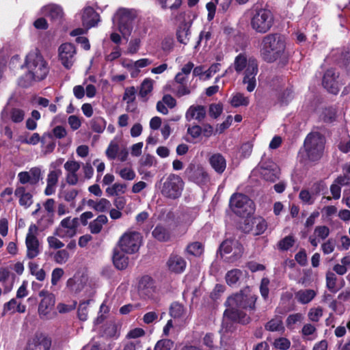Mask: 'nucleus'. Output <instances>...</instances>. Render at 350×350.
Returning <instances> with one entry per match:
<instances>
[{
	"label": "nucleus",
	"mask_w": 350,
	"mask_h": 350,
	"mask_svg": "<svg viewBox=\"0 0 350 350\" xmlns=\"http://www.w3.org/2000/svg\"><path fill=\"white\" fill-rule=\"evenodd\" d=\"M338 77V74L333 69L327 70L323 76V87L333 94H337L340 90V84L336 80Z\"/></svg>",
	"instance_id": "412c9836"
},
{
	"label": "nucleus",
	"mask_w": 350,
	"mask_h": 350,
	"mask_svg": "<svg viewBox=\"0 0 350 350\" xmlns=\"http://www.w3.org/2000/svg\"><path fill=\"white\" fill-rule=\"evenodd\" d=\"M153 88V80L150 79H146L141 84L139 95L142 97H146L150 92H152Z\"/></svg>",
	"instance_id": "8fccbe9b"
},
{
	"label": "nucleus",
	"mask_w": 350,
	"mask_h": 350,
	"mask_svg": "<svg viewBox=\"0 0 350 350\" xmlns=\"http://www.w3.org/2000/svg\"><path fill=\"white\" fill-rule=\"evenodd\" d=\"M223 111V105L221 103H213L209 105L208 113L213 118H217Z\"/></svg>",
	"instance_id": "13d9d810"
},
{
	"label": "nucleus",
	"mask_w": 350,
	"mask_h": 350,
	"mask_svg": "<svg viewBox=\"0 0 350 350\" xmlns=\"http://www.w3.org/2000/svg\"><path fill=\"white\" fill-rule=\"evenodd\" d=\"M126 185L120 183H115L111 187L107 188L106 193L109 196H116L118 193H124Z\"/></svg>",
	"instance_id": "680f3d73"
},
{
	"label": "nucleus",
	"mask_w": 350,
	"mask_h": 350,
	"mask_svg": "<svg viewBox=\"0 0 350 350\" xmlns=\"http://www.w3.org/2000/svg\"><path fill=\"white\" fill-rule=\"evenodd\" d=\"M161 183V193L164 197L174 200L181 196L185 183L180 176L170 174L163 178Z\"/></svg>",
	"instance_id": "423d86ee"
},
{
	"label": "nucleus",
	"mask_w": 350,
	"mask_h": 350,
	"mask_svg": "<svg viewBox=\"0 0 350 350\" xmlns=\"http://www.w3.org/2000/svg\"><path fill=\"white\" fill-rule=\"evenodd\" d=\"M232 211L240 217H246L254 211L253 202L245 195L234 193L230 199Z\"/></svg>",
	"instance_id": "0eeeda50"
},
{
	"label": "nucleus",
	"mask_w": 350,
	"mask_h": 350,
	"mask_svg": "<svg viewBox=\"0 0 350 350\" xmlns=\"http://www.w3.org/2000/svg\"><path fill=\"white\" fill-rule=\"evenodd\" d=\"M14 196L18 198L19 205L25 208H28L33 204V195L26 186H17L14 191Z\"/></svg>",
	"instance_id": "5701e85b"
},
{
	"label": "nucleus",
	"mask_w": 350,
	"mask_h": 350,
	"mask_svg": "<svg viewBox=\"0 0 350 350\" xmlns=\"http://www.w3.org/2000/svg\"><path fill=\"white\" fill-rule=\"evenodd\" d=\"M29 268L31 275H34L39 281H43L46 277V273L43 269L39 267V265L33 262L29 263Z\"/></svg>",
	"instance_id": "37998d69"
},
{
	"label": "nucleus",
	"mask_w": 350,
	"mask_h": 350,
	"mask_svg": "<svg viewBox=\"0 0 350 350\" xmlns=\"http://www.w3.org/2000/svg\"><path fill=\"white\" fill-rule=\"evenodd\" d=\"M38 295L42 297L38 306V313L40 316L45 317L50 314L53 309L55 297L54 294L46 290L40 291Z\"/></svg>",
	"instance_id": "dca6fc26"
},
{
	"label": "nucleus",
	"mask_w": 350,
	"mask_h": 350,
	"mask_svg": "<svg viewBox=\"0 0 350 350\" xmlns=\"http://www.w3.org/2000/svg\"><path fill=\"white\" fill-rule=\"evenodd\" d=\"M106 121L102 117H95L90 121L91 129L96 133H101L106 127Z\"/></svg>",
	"instance_id": "79ce46f5"
},
{
	"label": "nucleus",
	"mask_w": 350,
	"mask_h": 350,
	"mask_svg": "<svg viewBox=\"0 0 350 350\" xmlns=\"http://www.w3.org/2000/svg\"><path fill=\"white\" fill-rule=\"evenodd\" d=\"M208 161L212 168L219 174H221L226 168V160L220 153L212 154Z\"/></svg>",
	"instance_id": "c85d7f7f"
},
{
	"label": "nucleus",
	"mask_w": 350,
	"mask_h": 350,
	"mask_svg": "<svg viewBox=\"0 0 350 350\" xmlns=\"http://www.w3.org/2000/svg\"><path fill=\"white\" fill-rule=\"evenodd\" d=\"M118 17V29L122 36L128 40L133 30V22L137 17V12L134 10L120 8L116 12Z\"/></svg>",
	"instance_id": "1a4fd4ad"
},
{
	"label": "nucleus",
	"mask_w": 350,
	"mask_h": 350,
	"mask_svg": "<svg viewBox=\"0 0 350 350\" xmlns=\"http://www.w3.org/2000/svg\"><path fill=\"white\" fill-rule=\"evenodd\" d=\"M108 219L105 215H98L89 224V229L92 234H98L101 232L103 225L106 224Z\"/></svg>",
	"instance_id": "4c0bfd02"
},
{
	"label": "nucleus",
	"mask_w": 350,
	"mask_h": 350,
	"mask_svg": "<svg viewBox=\"0 0 350 350\" xmlns=\"http://www.w3.org/2000/svg\"><path fill=\"white\" fill-rule=\"evenodd\" d=\"M274 23V16L271 11L266 8L255 9L250 18L252 29L256 33L268 32Z\"/></svg>",
	"instance_id": "39448f33"
},
{
	"label": "nucleus",
	"mask_w": 350,
	"mask_h": 350,
	"mask_svg": "<svg viewBox=\"0 0 350 350\" xmlns=\"http://www.w3.org/2000/svg\"><path fill=\"white\" fill-rule=\"evenodd\" d=\"M63 161V159H59L51 162L49 165V172L46 178V186L44 191V194L47 196L53 195L56 191L59 179L62 174L60 166Z\"/></svg>",
	"instance_id": "6e6552de"
},
{
	"label": "nucleus",
	"mask_w": 350,
	"mask_h": 350,
	"mask_svg": "<svg viewBox=\"0 0 350 350\" xmlns=\"http://www.w3.org/2000/svg\"><path fill=\"white\" fill-rule=\"evenodd\" d=\"M291 341L284 337L276 338L273 342L274 348L280 350H287L291 347Z\"/></svg>",
	"instance_id": "864d4df0"
},
{
	"label": "nucleus",
	"mask_w": 350,
	"mask_h": 350,
	"mask_svg": "<svg viewBox=\"0 0 350 350\" xmlns=\"http://www.w3.org/2000/svg\"><path fill=\"white\" fill-rule=\"evenodd\" d=\"M295 243V237L293 235H288L278 243L277 247L280 251H287L294 245Z\"/></svg>",
	"instance_id": "c03bdc74"
},
{
	"label": "nucleus",
	"mask_w": 350,
	"mask_h": 350,
	"mask_svg": "<svg viewBox=\"0 0 350 350\" xmlns=\"http://www.w3.org/2000/svg\"><path fill=\"white\" fill-rule=\"evenodd\" d=\"M124 253L117 248L113 250V262L115 267L120 270L126 269L129 265V258Z\"/></svg>",
	"instance_id": "72a5a7b5"
},
{
	"label": "nucleus",
	"mask_w": 350,
	"mask_h": 350,
	"mask_svg": "<svg viewBox=\"0 0 350 350\" xmlns=\"http://www.w3.org/2000/svg\"><path fill=\"white\" fill-rule=\"evenodd\" d=\"M258 72V66L256 59H250L248 67L244 72L243 83L246 85V90L249 92L254 90L256 86V75Z\"/></svg>",
	"instance_id": "2eb2a0df"
},
{
	"label": "nucleus",
	"mask_w": 350,
	"mask_h": 350,
	"mask_svg": "<svg viewBox=\"0 0 350 350\" xmlns=\"http://www.w3.org/2000/svg\"><path fill=\"white\" fill-rule=\"evenodd\" d=\"M25 65L28 69L27 77L34 81L44 79L49 72L46 61L37 49L27 55Z\"/></svg>",
	"instance_id": "7ed1b4c3"
},
{
	"label": "nucleus",
	"mask_w": 350,
	"mask_h": 350,
	"mask_svg": "<svg viewBox=\"0 0 350 350\" xmlns=\"http://www.w3.org/2000/svg\"><path fill=\"white\" fill-rule=\"evenodd\" d=\"M152 64V61L148 58H142L134 62L135 71L131 72V77H135L138 73L137 68H144Z\"/></svg>",
	"instance_id": "4d7b16f0"
},
{
	"label": "nucleus",
	"mask_w": 350,
	"mask_h": 350,
	"mask_svg": "<svg viewBox=\"0 0 350 350\" xmlns=\"http://www.w3.org/2000/svg\"><path fill=\"white\" fill-rule=\"evenodd\" d=\"M299 199L305 204H312L314 202V198L312 195L306 189H303L299 194Z\"/></svg>",
	"instance_id": "338daca9"
},
{
	"label": "nucleus",
	"mask_w": 350,
	"mask_h": 350,
	"mask_svg": "<svg viewBox=\"0 0 350 350\" xmlns=\"http://www.w3.org/2000/svg\"><path fill=\"white\" fill-rule=\"evenodd\" d=\"M304 319V316L302 313L291 314L286 319V325L288 329L293 330L296 328L297 325L301 323Z\"/></svg>",
	"instance_id": "58836bf2"
},
{
	"label": "nucleus",
	"mask_w": 350,
	"mask_h": 350,
	"mask_svg": "<svg viewBox=\"0 0 350 350\" xmlns=\"http://www.w3.org/2000/svg\"><path fill=\"white\" fill-rule=\"evenodd\" d=\"M51 341L42 334H36L29 340L26 350H49Z\"/></svg>",
	"instance_id": "393cba45"
},
{
	"label": "nucleus",
	"mask_w": 350,
	"mask_h": 350,
	"mask_svg": "<svg viewBox=\"0 0 350 350\" xmlns=\"http://www.w3.org/2000/svg\"><path fill=\"white\" fill-rule=\"evenodd\" d=\"M152 235L159 242L170 241L172 237V234L170 228L163 224H157L152 230Z\"/></svg>",
	"instance_id": "bb28decb"
},
{
	"label": "nucleus",
	"mask_w": 350,
	"mask_h": 350,
	"mask_svg": "<svg viewBox=\"0 0 350 350\" xmlns=\"http://www.w3.org/2000/svg\"><path fill=\"white\" fill-rule=\"evenodd\" d=\"M170 312L173 318H180L185 314V308L183 305L174 302L171 305Z\"/></svg>",
	"instance_id": "3c124183"
},
{
	"label": "nucleus",
	"mask_w": 350,
	"mask_h": 350,
	"mask_svg": "<svg viewBox=\"0 0 350 350\" xmlns=\"http://www.w3.org/2000/svg\"><path fill=\"white\" fill-rule=\"evenodd\" d=\"M256 299V295L248 287L229 297L226 305L230 308L225 310L224 317L234 322L243 325L248 324L251 321L250 317L239 308L254 310Z\"/></svg>",
	"instance_id": "f257e3e1"
},
{
	"label": "nucleus",
	"mask_w": 350,
	"mask_h": 350,
	"mask_svg": "<svg viewBox=\"0 0 350 350\" xmlns=\"http://www.w3.org/2000/svg\"><path fill=\"white\" fill-rule=\"evenodd\" d=\"M53 215L44 213L41 217L38 220V228L41 230H45L53 224Z\"/></svg>",
	"instance_id": "09e8293b"
},
{
	"label": "nucleus",
	"mask_w": 350,
	"mask_h": 350,
	"mask_svg": "<svg viewBox=\"0 0 350 350\" xmlns=\"http://www.w3.org/2000/svg\"><path fill=\"white\" fill-rule=\"evenodd\" d=\"M242 276V271L235 269L227 272L226 275V280L228 285L232 286L236 284Z\"/></svg>",
	"instance_id": "49530a36"
},
{
	"label": "nucleus",
	"mask_w": 350,
	"mask_h": 350,
	"mask_svg": "<svg viewBox=\"0 0 350 350\" xmlns=\"http://www.w3.org/2000/svg\"><path fill=\"white\" fill-rule=\"evenodd\" d=\"M98 21L99 15L92 7L84 8L82 15V22L84 27L90 29L97 25Z\"/></svg>",
	"instance_id": "cd10ccee"
},
{
	"label": "nucleus",
	"mask_w": 350,
	"mask_h": 350,
	"mask_svg": "<svg viewBox=\"0 0 350 350\" xmlns=\"http://www.w3.org/2000/svg\"><path fill=\"white\" fill-rule=\"evenodd\" d=\"M245 232H252L254 235H260L265 232L267 228V221L262 217L247 219L242 227Z\"/></svg>",
	"instance_id": "a211bd4d"
},
{
	"label": "nucleus",
	"mask_w": 350,
	"mask_h": 350,
	"mask_svg": "<svg viewBox=\"0 0 350 350\" xmlns=\"http://www.w3.org/2000/svg\"><path fill=\"white\" fill-rule=\"evenodd\" d=\"M167 266L169 269L175 273L183 272L186 267V261L178 255H171L168 261Z\"/></svg>",
	"instance_id": "7c9ffc66"
},
{
	"label": "nucleus",
	"mask_w": 350,
	"mask_h": 350,
	"mask_svg": "<svg viewBox=\"0 0 350 350\" xmlns=\"http://www.w3.org/2000/svg\"><path fill=\"white\" fill-rule=\"evenodd\" d=\"M323 308L320 306L311 308L308 313L310 321L312 322H318L323 316Z\"/></svg>",
	"instance_id": "603ef678"
},
{
	"label": "nucleus",
	"mask_w": 350,
	"mask_h": 350,
	"mask_svg": "<svg viewBox=\"0 0 350 350\" xmlns=\"http://www.w3.org/2000/svg\"><path fill=\"white\" fill-rule=\"evenodd\" d=\"M139 295L144 299H152L156 293L154 280L148 275L143 276L138 285Z\"/></svg>",
	"instance_id": "aec40b11"
},
{
	"label": "nucleus",
	"mask_w": 350,
	"mask_h": 350,
	"mask_svg": "<svg viewBox=\"0 0 350 350\" xmlns=\"http://www.w3.org/2000/svg\"><path fill=\"white\" fill-rule=\"evenodd\" d=\"M265 329L269 332L283 333L285 327L283 324L282 317L281 316H275L265 325Z\"/></svg>",
	"instance_id": "c9c22d12"
},
{
	"label": "nucleus",
	"mask_w": 350,
	"mask_h": 350,
	"mask_svg": "<svg viewBox=\"0 0 350 350\" xmlns=\"http://www.w3.org/2000/svg\"><path fill=\"white\" fill-rule=\"evenodd\" d=\"M314 234L320 239L324 240L329 234V229L326 226H318L314 228Z\"/></svg>",
	"instance_id": "774afa93"
},
{
	"label": "nucleus",
	"mask_w": 350,
	"mask_h": 350,
	"mask_svg": "<svg viewBox=\"0 0 350 350\" xmlns=\"http://www.w3.org/2000/svg\"><path fill=\"white\" fill-rule=\"evenodd\" d=\"M135 94L136 90L133 86L127 88L125 89L123 100H125L128 104H130L134 101L135 98Z\"/></svg>",
	"instance_id": "69168bd1"
},
{
	"label": "nucleus",
	"mask_w": 350,
	"mask_h": 350,
	"mask_svg": "<svg viewBox=\"0 0 350 350\" xmlns=\"http://www.w3.org/2000/svg\"><path fill=\"white\" fill-rule=\"evenodd\" d=\"M260 174L265 180L275 182L279 178L280 169L273 161L268 163H262L260 166Z\"/></svg>",
	"instance_id": "b1692460"
},
{
	"label": "nucleus",
	"mask_w": 350,
	"mask_h": 350,
	"mask_svg": "<svg viewBox=\"0 0 350 350\" xmlns=\"http://www.w3.org/2000/svg\"><path fill=\"white\" fill-rule=\"evenodd\" d=\"M142 239V237L139 232L128 231L120 238L118 245L122 252L126 254H134L139 250Z\"/></svg>",
	"instance_id": "9d476101"
},
{
	"label": "nucleus",
	"mask_w": 350,
	"mask_h": 350,
	"mask_svg": "<svg viewBox=\"0 0 350 350\" xmlns=\"http://www.w3.org/2000/svg\"><path fill=\"white\" fill-rule=\"evenodd\" d=\"M90 300L81 302L78 308V317L81 321H85L88 319V305Z\"/></svg>",
	"instance_id": "5fc2aeb1"
},
{
	"label": "nucleus",
	"mask_w": 350,
	"mask_h": 350,
	"mask_svg": "<svg viewBox=\"0 0 350 350\" xmlns=\"http://www.w3.org/2000/svg\"><path fill=\"white\" fill-rule=\"evenodd\" d=\"M3 118H9L14 123H20L25 118V111L19 108L12 107L10 109L3 110L1 113Z\"/></svg>",
	"instance_id": "473e14b6"
},
{
	"label": "nucleus",
	"mask_w": 350,
	"mask_h": 350,
	"mask_svg": "<svg viewBox=\"0 0 350 350\" xmlns=\"http://www.w3.org/2000/svg\"><path fill=\"white\" fill-rule=\"evenodd\" d=\"M174 346V342L170 339L159 340L154 347V350H170Z\"/></svg>",
	"instance_id": "052dcab7"
},
{
	"label": "nucleus",
	"mask_w": 350,
	"mask_h": 350,
	"mask_svg": "<svg viewBox=\"0 0 350 350\" xmlns=\"http://www.w3.org/2000/svg\"><path fill=\"white\" fill-rule=\"evenodd\" d=\"M42 12L54 21H60L64 16L62 8L57 4H50L43 7Z\"/></svg>",
	"instance_id": "c756f323"
},
{
	"label": "nucleus",
	"mask_w": 350,
	"mask_h": 350,
	"mask_svg": "<svg viewBox=\"0 0 350 350\" xmlns=\"http://www.w3.org/2000/svg\"><path fill=\"white\" fill-rule=\"evenodd\" d=\"M230 103L234 107H239L240 106H247L250 103V99L245 96L243 93L237 92L231 96Z\"/></svg>",
	"instance_id": "ea45409f"
},
{
	"label": "nucleus",
	"mask_w": 350,
	"mask_h": 350,
	"mask_svg": "<svg viewBox=\"0 0 350 350\" xmlns=\"http://www.w3.org/2000/svg\"><path fill=\"white\" fill-rule=\"evenodd\" d=\"M184 174L188 180L198 185H204L209 181L208 174L203 166L198 163H189Z\"/></svg>",
	"instance_id": "9b49d317"
},
{
	"label": "nucleus",
	"mask_w": 350,
	"mask_h": 350,
	"mask_svg": "<svg viewBox=\"0 0 350 350\" xmlns=\"http://www.w3.org/2000/svg\"><path fill=\"white\" fill-rule=\"evenodd\" d=\"M59 59L66 69H70L76 58V48L74 44L66 42L60 45L58 49Z\"/></svg>",
	"instance_id": "4468645a"
},
{
	"label": "nucleus",
	"mask_w": 350,
	"mask_h": 350,
	"mask_svg": "<svg viewBox=\"0 0 350 350\" xmlns=\"http://www.w3.org/2000/svg\"><path fill=\"white\" fill-rule=\"evenodd\" d=\"M325 139L318 132L309 133L304 141V149L307 158L310 161H317L323 156Z\"/></svg>",
	"instance_id": "20e7f679"
},
{
	"label": "nucleus",
	"mask_w": 350,
	"mask_h": 350,
	"mask_svg": "<svg viewBox=\"0 0 350 350\" xmlns=\"http://www.w3.org/2000/svg\"><path fill=\"white\" fill-rule=\"evenodd\" d=\"M79 191L75 189L66 190L64 192V200L67 202H70L75 205V200L78 196Z\"/></svg>",
	"instance_id": "0e129e2a"
},
{
	"label": "nucleus",
	"mask_w": 350,
	"mask_h": 350,
	"mask_svg": "<svg viewBox=\"0 0 350 350\" xmlns=\"http://www.w3.org/2000/svg\"><path fill=\"white\" fill-rule=\"evenodd\" d=\"M64 167L66 171V181L69 185H76L81 181L77 174L81 167L79 162L75 160H68L64 163Z\"/></svg>",
	"instance_id": "6ab92c4d"
},
{
	"label": "nucleus",
	"mask_w": 350,
	"mask_h": 350,
	"mask_svg": "<svg viewBox=\"0 0 350 350\" xmlns=\"http://www.w3.org/2000/svg\"><path fill=\"white\" fill-rule=\"evenodd\" d=\"M18 179L22 185L29 183L36 185L42 179V169L40 167H33L29 171L21 172L18 174Z\"/></svg>",
	"instance_id": "f3484780"
},
{
	"label": "nucleus",
	"mask_w": 350,
	"mask_h": 350,
	"mask_svg": "<svg viewBox=\"0 0 350 350\" xmlns=\"http://www.w3.org/2000/svg\"><path fill=\"white\" fill-rule=\"evenodd\" d=\"M119 151V146L117 142L111 141L106 150L107 157L111 159H115Z\"/></svg>",
	"instance_id": "6e6d98bb"
},
{
	"label": "nucleus",
	"mask_w": 350,
	"mask_h": 350,
	"mask_svg": "<svg viewBox=\"0 0 350 350\" xmlns=\"http://www.w3.org/2000/svg\"><path fill=\"white\" fill-rule=\"evenodd\" d=\"M20 140L23 144L36 145L39 143L40 137L38 133H34L29 137H27V136H21Z\"/></svg>",
	"instance_id": "e2e57ef3"
},
{
	"label": "nucleus",
	"mask_w": 350,
	"mask_h": 350,
	"mask_svg": "<svg viewBox=\"0 0 350 350\" xmlns=\"http://www.w3.org/2000/svg\"><path fill=\"white\" fill-rule=\"evenodd\" d=\"M221 254H230L233 253L234 258L237 259L239 258L243 252V245L236 240L226 239L224 241L219 247Z\"/></svg>",
	"instance_id": "4be33fe9"
},
{
	"label": "nucleus",
	"mask_w": 350,
	"mask_h": 350,
	"mask_svg": "<svg viewBox=\"0 0 350 350\" xmlns=\"http://www.w3.org/2000/svg\"><path fill=\"white\" fill-rule=\"evenodd\" d=\"M38 227L36 224H31L28 228L26 235L25 245L27 247L26 256L29 259L37 257L40 253V243L36 237Z\"/></svg>",
	"instance_id": "f8f14e48"
},
{
	"label": "nucleus",
	"mask_w": 350,
	"mask_h": 350,
	"mask_svg": "<svg viewBox=\"0 0 350 350\" xmlns=\"http://www.w3.org/2000/svg\"><path fill=\"white\" fill-rule=\"evenodd\" d=\"M14 278L10 277V271L3 267H0V282H3L4 286V293H8L13 288Z\"/></svg>",
	"instance_id": "f704fd0d"
},
{
	"label": "nucleus",
	"mask_w": 350,
	"mask_h": 350,
	"mask_svg": "<svg viewBox=\"0 0 350 350\" xmlns=\"http://www.w3.org/2000/svg\"><path fill=\"white\" fill-rule=\"evenodd\" d=\"M286 49L284 36L280 33H269L262 37L260 44V55L263 60L273 63L280 58Z\"/></svg>",
	"instance_id": "f03ea898"
},
{
	"label": "nucleus",
	"mask_w": 350,
	"mask_h": 350,
	"mask_svg": "<svg viewBox=\"0 0 350 350\" xmlns=\"http://www.w3.org/2000/svg\"><path fill=\"white\" fill-rule=\"evenodd\" d=\"M111 202L106 198H100L96 202L94 206V210L98 212H105L109 210L111 207Z\"/></svg>",
	"instance_id": "bf43d9fd"
},
{
	"label": "nucleus",
	"mask_w": 350,
	"mask_h": 350,
	"mask_svg": "<svg viewBox=\"0 0 350 350\" xmlns=\"http://www.w3.org/2000/svg\"><path fill=\"white\" fill-rule=\"evenodd\" d=\"M70 255L66 249L59 250L54 253L53 258V260L59 265L65 264L70 258Z\"/></svg>",
	"instance_id": "de8ad7c7"
},
{
	"label": "nucleus",
	"mask_w": 350,
	"mask_h": 350,
	"mask_svg": "<svg viewBox=\"0 0 350 350\" xmlns=\"http://www.w3.org/2000/svg\"><path fill=\"white\" fill-rule=\"evenodd\" d=\"M250 64V59L247 60V57L243 53L238 55L234 62V68L237 72L240 73L244 69H247Z\"/></svg>",
	"instance_id": "a19ab883"
},
{
	"label": "nucleus",
	"mask_w": 350,
	"mask_h": 350,
	"mask_svg": "<svg viewBox=\"0 0 350 350\" xmlns=\"http://www.w3.org/2000/svg\"><path fill=\"white\" fill-rule=\"evenodd\" d=\"M78 226L77 217H67L61 221L59 226L55 230V234L62 239L72 238L76 234Z\"/></svg>",
	"instance_id": "ddd939ff"
},
{
	"label": "nucleus",
	"mask_w": 350,
	"mask_h": 350,
	"mask_svg": "<svg viewBox=\"0 0 350 350\" xmlns=\"http://www.w3.org/2000/svg\"><path fill=\"white\" fill-rule=\"evenodd\" d=\"M206 116V107L203 105H191L187 109L185 113V118L187 121L196 120L198 122H202L204 120Z\"/></svg>",
	"instance_id": "a878e982"
},
{
	"label": "nucleus",
	"mask_w": 350,
	"mask_h": 350,
	"mask_svg": "<svg viewBox=\"0 0 350 350\" xmlns=\"http://www.w3.org/2000/svg\"><path fill=\"white\" fill-rule=\"evenodd\" d=\"M317 295V291L313 289H301L295 293V298L301 304H308L314 299Z\"/></svg>",
	"instance_id": "2f4dec72"
},
{
	"label": "nucleus",
	"mask_w": 350,
	"mask_h": 350,
	"mask_svg": "<svg viewBox=\"0 0 350 350\" xmlns=\"http://www.w3.org/2000/svg\"><path fill=\"white\" fill-rule=\"evenodd\" d=\"M190 34L189 27L186 23H183L177 29L176 38L180 43L186 45L189 42Z\"/></svg>",
	"instance_id": "e433bc0d"
},
{
	"label": "nucleus",
	"mask_w": 350,
	"mask_h": 350,
	"mask_svg": "<svg viewBox=\"0 0 350 350\" xmlns=\"http://www.w3.org/2000/svg\"><path fill=\"white\" fill-rule=\"evenodd\" d=\"M186 251L189 254L200 256L204 252V246L200 242H193L187 246Z\"/></svg>",
	"instance_id": "a18cd8bd"
}]
</instances>
